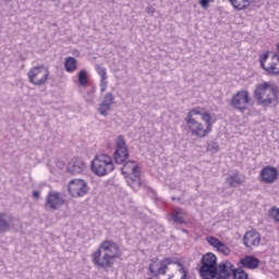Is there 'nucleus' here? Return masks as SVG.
<instances>
[{
    "label": "nucleus",
    "mask_w": 279,
    "mask_h": 279,
    "mask_svg": "<svg viewBox=\"0 0 279 279\" xmlns=\"http://www.w3.org/2000/svg\"><path fill=\"white\" fill-rule=\"evenodd\" d=\"M167 269H169V267L160 265L157 272L155 274V278H158V276H160V275L166 276L167 275Z\"/></svg>",
    "instance_id": "2f4dec72"
},
{
    "label": "nucleus",
    "mask_w": 279,
    "mask_h": 279,
    "mask_svg": "<svg viewBox=\"0 0 279 279\" xmlns=\"http://www.w3.org/2000/svg\"><path fill=\"white\" fill-rule=\"evenodd\" d=\"M146 12L147 14H155L156 13V9L151 5L146 8Z\"/></svg>",
    "instance_id": "c9c22d12"
},
{
    "label": "nucleus",
    "mask_w": 279,
    "mask_h": 279,
    "mask_svg": "<svg viewBox=\"0 0 279 279\" xmlns=\"http://www.w3.org/2000/svg\"><path fill=\"white\" fill-rule=\"evenodd\" d=\"M243 243L248 250L258 247V245H260V233H258V231L246 232L243 238Z\"/></svg>",
    "instance_id": "dca6fc26"
},
{
    "label": "nucleus",
    "mask_w": 279,
    "mask_h": 279,
    "mask_svg": "<svg viewBox=\"0 0 279 279\" xmlns=\"http://www.w3.org/2000/svg\"><path fill=\"white\" fill-rule=\"evenodd\" d=\"M217 250L220 252V254H223V256H230V247L223 244V242L220 243Z\"/></svg>",
    "instance_id": "c85d7f7f"
},
{
    "label": "nucleus",
    "mask_w": 279,
    "mask_h": 279,
    "mask_svg": "<svg viewBox=\"0 0 279 279\" xmlns=\"http://www.w3.org/2000/svg\"><path fill=\"white\" fill-rule=\"evenodd\" d=\"M112 104H114V95H112V93L106 94L102 101L99 105V113L102 117H106V114H108V110L112 108Z\"/></svg>",
    "instance_id": "6ab92c4d"
},
{
    "label": "nucleus",
    "mask_w": 279,
    "mask_h": 279,
    "mask_svg": "<svg viewBox=\"0 0 279 279\" xmlns=\"http://www.w3.org/2000/svg\"><path fill=\"white\" fill-rule=\"evenodd\" d=\"M207 151H213L214 154H217L219 151V144L216 142H210L207 144Z\"/></svg>",
    "instance_id": "c756f323"
},
{
    "label": "nucleus",
    "mask_w": 279,
    "mask_h": 279,
    "mask_svg": "<svg viewBox=\"0 0 279 279\" xmlns=\"http://www.w3.org/2000/svg\"><path fill=\"white\" fill-rule=\"evenodd\" d=\"M210 1H215V0H201L199 3L202 5V8H204L206 10V8H208V3Z\"/></svg>",
    "instance_id": "f704fd0d"
},
{
    "label": "nucleus",
    "mask_w": 279,
    "mask_h": 279,
    "mask_svg": "<svg viewBox=\"0 0 279 279\" xmlns=\"http://www.w3.org/2000/svg\"><path fill=\"white\" fill-rule=\"evenodd\" d=\"M27 77L34 86H44L49 80V69L45 65H37L28 71Z\"/></svg>",
    "instance_id": "6e6552de"
},
{
    "label": "nucleus",
    "mask_w": 279,
    "mask_h": 279,
    "mask_svg": "<svg viewBox=\"0 0 279 279\" xmlns=\"http://www.w3.org/2000/svg\"><path fill=\"white\" fill-rule=\"evenodd\" d=\"M96 72L100 77V93H106L108 90V70L104 65L96 64Z\"/></svg>",
    "instance_id": "a211bd4d"
},
{
    "label": "nucleus",
    "mask_w": 279,
    "mask_h": 279,
    "mask_svg": "<svg viewBox=\"0 0 279 279\" xmlns=\"http://www.w3.org/2000/svg\"><path fill=\"white\" fill-rule=\"evenodd\" d=\"M86 163L82 158H73L68 165V172L72 175H81V173H85Z\"/></svg>",
    "instance_id": "ddd939ff"
},
{
    "label": "nucleus",
    "mask_w": 279,
    "mask_h": 279,
    "mask_svg": "<svg viewBox=\"0 0 279 279\" xmlns=\"http://www.w3.org/2000/svg\"><path fill=\"white\" fill-rule=\"evenodd\" d=\"M248 105H250V92L243 89L232 96L231 106L232 108H234V110L244 112V110H247Z\"/></svg>",
    "instance_id": "9d476101"
},
{
    "label": "nucleus",
    "mask_w": 279,
    "mask_h": 279,
    "mask_svg": "<svg viewBox=\"0 0 279 279\" xmlns=\"http://www.w3.org/2000/svg\"><path fill=\"white\" fill-rule=\"evenodd\" d=\"M260 66L268 75H279V56L265 52L259 57Z\"/></svg>",
    "instance_id": "0eeeda50"
},
{
    "label": "nucleus",
    "mask_w": 279,
    "mask_h": 279,
    "mask_svg": "<svg viewBox=\"0 0 279 279\" xmlns=\"http://www.w3.org/2000/svg\"><path fill=\"white\" fill-rule=\"evenodd\" d=\"M227 182L230 186L236 187L241 186L243 181L241 180V177H239V174L234 173L228 177Z\"/></svg>",
    "instance_id": "393cba45"
},
{
    "label": "nucleus",
    "mask_w": 279,
    "mask_h": 279,
    "mask_svg": "<svg viewBox=\"0 0 279 279\" xmlns=\"http://www.w3.org/2000/svg\"><path fill=\"white\" fill-rule=\"evenodd\" d=\"M12 221H14V217L7 213H0V234H4V232H10L12 228Z\"/></svg>",
    "instance_id": "aec40b11"
},
{
    "label": "nucleus",
    "mask_w": 279,
    "mask_h": 279,
    "mask_svg": "<svg viewBox=\"0 0 279 279\" xmlns=\"http://www.w3.org/2000/svg\"><path fill=\"white\" fill-rule=\"evenodd\" d=\"M150 274L156 278V274H158V269H160V262L158 263V258L155 257L150 260L149 267H148Z\"/></svg>",
    "instance_id": "a878e982"
},
{
    "label": "nucleus",
    "mask_w": 279,
    "mask_h": 279,
    "mask_svg": "<svg viewBox=\"0 0 279 279\" xmlns=\"http://www.w3.org/2000/svg\"><path fill=\"white\" fill-rule=\"evenodd\" d=\"M228 1L230 5H232V8L238 11L247 10V8H250V5L254 3V0H228Z\"/></svg>",
    "instance_id": "412c9836"
},
{
    "label": "nucleus",
    "mask_w": 279,
    "mask_h": 279,
    "mask_svg": "<svg viewBox=\"0 0 279 279\" xmlns=\"http://www.w3.org/2000/svg\"><path fill=\"white\" fill-rule=\"evenodd\" d=\"M77 81L80 86L86 88V86H88V72L86 70H81L77 73Z\"/></svg>",
    "instance_id": "b1692460"
},
{
    "label": "nucleus",
    "mask_w": 279,
    "mask_h": 279,
    "mask_svg": "<svg viewBox=\"0 0 279 279\" xmlns=\"http://www.w3.org/2000/svg\"><path fill=\"white\" fill-rule=\"evenodd\" d=\"M185 123L192 136H196V138H206V136L213 132L215 121L208 111L197 107L187 112Z\"/></svg>",
    "instance_id": "f257e3e1"
},
{
    "label": "nucleus",
    "mask_w": 279,
    "mask_h": 279,
    "mask_svg": "<svg viewBox=\"0 0 279 279\" xmlns=\"http://www.w3.org/2000/svg\"><path fill=\"white\" fill-rule=\"evenodd\" d=\"M68 191L72 197H84L88 193V183L82 179L71 180Z\"/></svg>",
    "instance_id": "9b49d317"
},
{
    "label": "nucleus",
    "mask_w": 279,
    "mask_h": 279,
    "mask_svg": "<svg viewBox=\"0 0 279 279\" xmlns=\"http://www.w3.org/2000/svg\"><path fill=\"white\" fill-rule=\"evenodd\" d=\"M117 258H121V248L119 244L112 240L102 241L98 248L92 254V263H94L95 267L98 269H104V271L112 269L114 263H117Z\"/></svg>",
    "instance_id": "f03ea898"
},
{
    "label": "nucleus",
    "mask_w": 279,
    "mask_h": 279,
    "mask_svg": "<svg viewBox=\"0 0 279 279\" xmlns=\"http://www.w3.org/2000/svg\"><path fill=\"white\" fill-rule=\"evenodd\" d=\"M64 66L68 73H75L77 71V60L73 57H68L65 58Z\"/></svg>",
    "instance_id": "5701e85b"
},
{
    "label": "nucleus",
    "mask_w": 279,
    "mask_h": 279,
    "mask_svg": "<svg viewBox=\"0 0 279 279\" xmlns=\"http://www.w3.org/2000/svg\"><path fill=\"white\" fill-rule=\"evenodd\" d=\"M130 158V150L128 149V144L125 143V137L119 135L116 140V150L113 153V160L117 165H123L125 160Z\"/></svg>",
    "instance_id": "1a4fd4ad"
},
{
    "label": "nucleus",
    "mask_w": 279,
    "mask_h": 279,
    "mask_svg": "<svg viewBox=\"0 0 279 279\" xmlns=\"http://www.w3.org/2000/svg\"><path fill=\"white\" fill-rule=\"evenodd\" d=\"M173 264L179 267V274H181V279H189V270L184 268V265H182V263L180 262H174Z\"/></svg>",
    "instance_id": "cd10ccee"
},
{
    "label": "nucleus",
    "mask_w": 279,
    "mask_h": 279,
    "mask_svg": "<svg viewBox=\"0 0 279 279\" xmlns=\"http://www.w3.org/2000/svg\"><path fill=\"white\" fill-rule=\"evenodd\" d=\"M173 264V259L171 257H166L160 262V265L165 267H169V265Z\"/></svg>",
    "instance_id": "72a5a7b5"
},
{
    "label": "nucleus",
    "mask_w": 279,
    "mask_h": 279,
    "mask_svg": "<svg viewBox=\"0 0 279 279\" xmlns=\"http://www.w3.org/2000/svg\"><path fill=\"white\" fill-rule=\"evenodd\" d=\"M232 276L234 279H247L248 275L243 270V268H233Z\"/></svg>",
    "instance_id": "bb28decb"
},
{
    "label": "nucleus",
    "mask_w": 279,
    "mask_h": 279,
    "mask_svg": "<svg viewBox=\"0 0 279 279\" xmlns=\"http://www.w3.org/2000/svg\"><path fill=\"white\" fill-rule=\"evenodd\" d=\"M92 171L95 175L104 178L114 171V162H112V157L101 154L97 155L92 161Z\"/></svg>",
    "instance_id": "20e7f679"
},
{
    "label": "nucleus",
    "mask_w": 279,
    "mask_h": 279,
    "mask_svg": "<svg viewBox=\"0 0 279 279\" xmlns=\"http://www.w3.org/2000/svg\"><path fill=\"white\" fill-rule=\"evenodd\" d=\"M61 206H64V197H62V194L56 191L49 192L46 197V207L50 208V210H58Z\"/></svg>",
    "instance_id": "f8f14e48"
},
{
    "label": "nucleus",
    "mask_w": 279,
    "mask_h": 279,
    "mask_svg": "<svg viewBox=\"0 0 279 279\" xmlns=\"http://www.w3.org/2000/svg\"><path fill=\"white\" fill-rule=\"evenodd\" d=\"M208 243L209 245H213V247H216V250L218 248V246L222 243L221 241H219V239L217 238H208Z\"/></svg>",
    "instance_id": "7c9ffc66"
},
{
    "label": "nucleus",
    "mask_w": 279,
    "mask_h": 279,
    "mask_svg": "<svg viewBox=\"0 0 279 279\" xmlns=\"http://www.w3.org/2000/svg\"><path fill=\"white\" fill-rule=\"evenodd\" d=\"M170 217L172 221H174V223H180V225L184 223V209L180 207L173 208Z\"/></svg>",
    "instance_id": "4be33fe9"
},
{
    "label": "nucleus",
    "mask_w": 279,
    "mask_h": 279,
    "mask_svg": "<svg viewBox=\"0 0 279 279\" xmlns=\"http://www.w3.org/2000/svg\"><path fill=\"white\" fill-rule=\"evenodd\" d=\"M33 197H34L35 199H38V198L40 197V192L34 191V192H33Z\"/></svg>",
    "instance_id": "e433bc0d"
},
{
    "label": "nucleus",
    "mask_w": 279,
    "mask_h": 279,
    "mask_svg": "<svg viewBox=\"0 0 279 279\" xmlns=\"http://www.w3.org/2000/svg\"><path fill=\"white\" fill-rule=\"evenodd\" d=\"M234 271V266L230 262H225L216 266V279H228L232 276Z\"/></svg>",
    "instance_id": "2eb2a0df"
},
{
    "label": "nucleus",
    "mask_w": 279,
    "mask_h": 279,
    "mask_svg": "<svg viewBox=\"0 0 279 279\" xmlns=\"http://www.w3.org/2000/svg\"><path fill=\"white\" fill-rule=\"evenodd\" d=\"M171 199H172V202H175L177 198H175V196H172Z\"/></svg>",
    "instance_id": "4c0bfd02"
},
{
    "label": "nucleus",
    "mask_w": 279,
    "mask_h": 279,
    "mask_svg": "<svg viewBox=\"0 0 279 279\" xmlns=\"http://www.w3.org/2000/svg\"><path fill=\"white\" fill-rule=\"evenodd\" d=\"M259 265L260 259L253 255H246L238 263V266L242 269H258Z\"/></svg>",
    "instance_id": "f3484780"
},
{
    "label": "nucleus",
    "mask_w": 279,
    "mask_h": 279,
    "mask_svg": "<svg viewBox=\"0 0 279 279\" xmlns=\"http://www.w3.org/2000/svg\"><path fill=\"white\" fill-rule=\"evenodd\" d=\"M199 276L203 279H215L217 276V256L215 254L207 253L203 255Z\"/></svg>",
    "instance_id": "423d86ee"
},
{
    "label": "nucleus",
    "mask_w": 279,
    "mask_h": 279,
    "mask_svg": "<svg viewBox=\"0 0 279 279\" xmlns=\"http://www.w3.org/2000/svg\"><path fill=\"white\" fill-rule=\"evenodd\" d=\"M121 171L126 179V184H129L131 189H138V186H141V168L138 167V163H136V161H126L123 165Z\"/></svg>",
    "instance_id": "39448f33"
},
{
    "label": "nucleus",
    "mask_w": 279,
    "mask_h": 279,
    "mask_svg": "<svg viewBox=\"0 0 279 279\" xmlns=\"http://www.w3.org/2000/svg\"><path fill=\"white\" fill-rule=\"evenodd\" d=\"M254 98L258 106L267 108V106H271L274 101L278 100V89L271 83H260L255 87Z\"/></svg>",
    "instance_id": "7ed1b4c3"
},
{
    "label": "nucleus",
    "mask_w": 279,
    "mask_h": 279,
    "mask_svg": "<svg viewBox=\"0 0 279 279\" xmlns=\"http://www.w3.org/2000/svg\"><path fill=\"white\" fill-rule=\"evenodd\" d=\"M260 178L265 184H274L278 180V170L271 166L264 167L260 170Z\"/></svg>",
    "instance_id": "4468645a"
},
{
    "label": "nucleus",
    "mask_w": 279,
    "mask_h": 279,
    "mask_svg": "<svg viewBox=\"0 0 279 279\" xmlns=\"http://www.w3.org/2000/svg\"><path fill=\"white\" fill-rule=\"evenodd\" d=\"M269 217L275 219V221H279V208H272L269 211Z\"/></svg>",
    "instance_id": "473e14b6"
}]
</instances>
